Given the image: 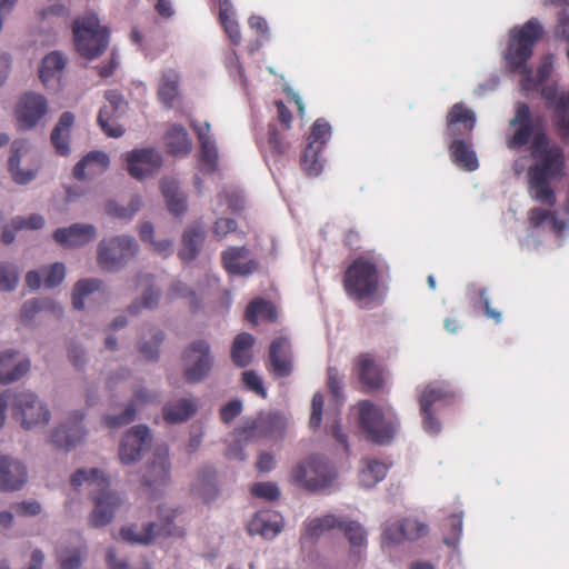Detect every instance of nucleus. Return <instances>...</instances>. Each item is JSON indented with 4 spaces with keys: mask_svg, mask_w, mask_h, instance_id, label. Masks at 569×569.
Returning <instances> with one entry per match:
<instances>
[{
    "mask_svg": "<svg viewBox=\"0 0 569 569\" xmlns=\"http://www.w3.org/2000/svg\"><path fill=\"white\" fill-rule=\"evenodd\" d=\"M509 126L515 128L513 133L507 139V147L510 150H519L531 142L530 152L536 162L528 169L530 197L542 204L555 206L557 199L551 182L565 173L563 149L556 143H550L545 131L543 118L533 116L530 107L525 102L516 104L515 116L509 121Z\"/></svg>",
    "mask_w": 569,
    "mask_h": 569,
    "instance_id": "1",
    "label": "nucleus"
},
{
    "mask_svg": "<svg viewBox=\"0 0 569 569\" xmlns=\"http://www.w3.org/2000/svg\"><path fill=\"white\" fill-rule=\"evenodd\" d=\"M542 34L543 28L536 18H531L522 27H516L510 31L505 59L512 71L523 74L521 87L526 91L535 90L541 84L536 76L532 77L531 70L527 68V61L531 58L533 47Z\"/></svg>",
    "mask_w": 569,
    "mask_h": 569,
    "instance_id": "2",
    "label": "nucleus"
},
{
    "mask_svg": "<svg viewBox=\"0 0 569 569\" xmlns=\"http://www.w3.org/2000/svg\"><path fill=\"white\" fill-rule=\"evenodd\" d=\"M74 488L83 482L94 487L90 495L94 503L90 522L93 527L100 528L110 523L114 517L116 510L121 506V498L116 492L109 490L108 479L97 469H78L70 479Z\"/></svg>",
    "mask_w": 569,
    "mask_h": 569,
    "instance_id": "3",
    "label": "nucleus"
},
{
    "mask_svg": "<svg viewBox=\"0 0 569 569\" xmlns=\"http://www.w3.org/2000/svg\"><path fill=\"white\" fill-rule=\"evenodd\" d=\"M342 286L347 296L363 302L379 298L380 272L378 260L372 256H359L346 269Z\"/></svg>",
    "mask_w": 569,
    "mask_h": 569,
    "instance_id": "4",
    "label": "nucleus"
},
{
    "mask_svg": "<svg viewBox=\"0 0 569 569\" xmlns=\"http://www.w3.org/2000/svg\"><path fill=\"white\" fill-rule=\"evenodd\" d=\"M72 32L77 52L88 60L100 57L108 48L109 30L93 12L74 19Z\"/></svg>",
    "mask_w": 569,
    "mask_h": 569,
    "instance_id": "5",
    "label": "nucleus"
},
{
    "mask_svg": "<svg viewBox=\"0 0 569 569\" xmlns=\"http://www.w3.org/2000/svg\"><path fill=\"white\" fill-rule=\"evenodd\" d=\"M336 476L335 468L325 458L310 456L291 468L289 481L300 489L316 492L328 488Z\"/></svg>",
    "mask_w": 569,
    "mask_h": 569,
    "instance_id": "6",
    "label": "nucleus"
},
{
    "mask_svg": "<svg viewBox=\"0 0 569 569\" xmlns=\"http://www.w3.org/2000/svg\"><path fill=\"white\" fill-rule=\"evenodd\" d=\"M359 427L366 437L378 445L389 443L398 428V419L393 416H386L382 409L370 400H362L358 403Z\"/></svg>",
    "mask_w": 569,
    "mask_h": 569,
    "instance_id": "7",
    "label": "nucleus"
},
{
    "mask_svg": "<svg viewBox=\"0 0 569 569\" xmlns=\"http://www.w3.org/2000/svg\"><path fill=\"white\" fill-rule=\"evenodd\" d=\"M139 246L134 238L117 236L102 240L98 246V263L108 272H116L128 264L138 253Z\"/></svg>",
    "mask_w": 569,
    "mask_h": 569,
    "instance_id": "8",
    "label": "nucleus"
},
{
    "mask_svg": "<svg viewBox=\"0 0 569 569\" xmlns=\"http://www.w3.org/2000/svg\"><path fill=\"white\" fill-rule=\"evenodd\" d=\"M331 137V127L327 120L319 118L311 126L308 143L300 157V166L309 177H317L323 169L320 153Z\"/></svg>",
    "mask_w": 569,
    "mask_h": 569,
    "instance_id": "9",
    "label": "nucleus"
},
{
    "mask_svg": "<svg viewBox=\"0 0 569 569\" xmlns=\"http://www.w3.org/2000/svg\"><path fill=\"white\" fill-rule=\"evenodd\" d=\"M11 397L12 415L24 429L42 427L48 423L50 411L34 393L29 391L11 392Z\"/></svg>",
    "mask_w": 569,
    "mask_h": 569,
    "instance_id": "10",
    "label": "nucleus"
},
{
    "mask_svg": "<svg viewBox=\"0 0 569 569\" xmlns=\"http://www.w3.org/2000/svg\"><path fill=\"white\" fill-rule=\"evenodd\" d=\"M183 376L189 383L203 380L213 366L210 346L206 340H196L182 353Z\"/></svg>",
    "mask_w": 569,
    "mask_h": 569,
    "instance_id": "11",
    "label": "nucleus"
},
{
    "mask_svg": "<svg viewBox=\"0 0 569 569\" xmlns=\"http://www.w3.org/2000/svg\"><path fill=\"white\" fill-rule=\"evenodd\" d=\"M104 98L107 103L100 109L97 122L108 137L119 138L124 129L117 120L126 111L128 103L118 90L106 91Z\"/></svg>",
    "mask_w": 569,
    "mask_h": 569,
    "instance_id": "12",
    "label": "nucleus"
},
{
    "mask_svg": "<svg viewBox=\"0 0 569 569\" xmlns=\"http://www.w3.org/2000/svg\"><path fill=\"white\" fill-rule=\"evenodd\" d=\"M428 525L417 517H403L395 522L386 523L382 530V540L395 545L403 541H416L428 535Z\"/></svg>",
    "mask_w": 569,
    "mask_h": 569,
    "instance_id": "13",
    "label": "nucleus"
},
{
    "mask_svg": "<svg viewBox=\"0 0 569 569\" xmlns=\"http://www.w3.org/2000/svg\"><path fill=\"white\" fill-rule=\"evenodd\" d=\"M352 372L366 391L379 390L385 385V368L373 353H359L353 359Z\"/></svg>",
    "mask_w": 569,
    "mask_h": 569,
    "instance_id": "14",
    "label": "nucleus"
},
{
    "mask_svg": "<svg viewBox=\"0 0 569 569\" xmlns=\"http://www.w3.org/2000/svg\"><path fill=\"white\" fill-rule=\"evenodd\" d=\"M47 112V99L42 94L27 92L20 98L14 114L18 127L22 130H30L39 123Z\"/></svg>",
    "mask_w": 569,
    "mask_h": 569,
    "instance_id": "15",
    "label": "nucleus"
},
{
    "mask_svg": "<svg viewBox=\"0 0 569 569\" xmlns=\"http://www.w3.org/2000/svg\"><path fill=\"white\" fill-rule=\"evenodd\" d=\"M267 369L276 378H287L293 372L292 347L287 337H278L271 341Z\"/></svg>",
    "mask_w": 569,
    "mask_h": 569,
    "instance_id": "16",
    "label": "nucleus"
},
{
    "mask_svg": "<svg viewBox=\"0 0 569 569\" xmlns=\"http://www.w3.org/2000/svg\"><path fill=\"white\" fill-rule=\"evenodd\" d=\"M541 97L548 108L553 109V122L562 139L569 140V91L558 93L556 84L545 86Z\"/></svg>",
    "mask_w": 569,
    "mask_h": 569,
    "instance_id": "17",
    "label": "nucleus"
},
{
    "mask_svg": "<svg viewBox=\"0 0 569 569\" xmlns=\"http://www.w3.org/2000/svg\"><path fill=\"white\" fill-rule=\"evenodd\" d=\"M128 172L136 179H142L158 171L162 157L154 148L134 149L126 154Z\"/></svg>",
    "mask_w": 569,
    "mask_h": 569,
    "instance_id": "18",
    "label": "nucleus"
},
{
    "mask_svg": "<svg viewBox=\"0 0 569 569\" xmlns=\"http://www.w3.org/2000/svg\"><path fill=\"white\" fill-rule=\"evenodd\" d=\"M151 436L146 426H136L128 430L122 438L119 457L123 465H130L140 459L141 452L150 446Z\"/></svg>",
    "mask_w": 569,
    "mask_h": 569,
    "instance_id": "19",
    "label": "nucleus"
},
{
    "mask_svg": "<svg viewBox=\"0 0 569 569\" xmlns=\"http://www.w3.org/2000/svg\"><path fill=\"white\" fill-rule=\"evenodd\" d=\"M477 122L476 112L463 102L455 103L446 117V133L450 138L470 137Z\"/></svg>",
    "mask_w": 569,
    "mask_h": 569,
    "instance_id": "20",
    "label": "nucleus"
},
{
    "mask_svg": "<svg viewBox=\"0 0 569 569\" xmlns=\"http://www.w3.org/2000/svg\"><path fill=\"white\" fill-rule=\"evenodd\" d=\"M221 263L228 274L248 277L258 270V262L249 258V249L229 247L221 253Z\"/></svg>",
    "mask_w": 569,
    "mask_h": 569,
    "instance_id": "21",
    "label": "nucleus"
},
{
    "mask_svg": "<svg viewBox=\"0 0 569 569\" xmlns=\"http://www.w3.org/2000/svg\"><path fill=\"white\" fill-rule=\"evenodd\" d=\"M28 480L26 466L12 457H0V489L16 491L21 489Z\"/></svg>",
    "mask_w": 569,
    "mask_h": 569,
    "instance_id": "22",
    "label": "nucleus"
},
{
    "mask_svg": "<svg viewBox=\"0 0 569 569\" xmlns=\"http://www.w3.org/2000/svg\"><path fill=\"white\" fill-rule=\"evenodd\" d=\"M169 450L167 447L157 448L153 460L146 466L142 475L143 483L147 487H162L170 479Z\"/></svg>",
    "mask_w": 569,
    "mask_h": 569,
    "instance_id": "23",
    "label": "nucleus"
},
{
    "mask_svg": "<svg viewBox=\"0 0 569 569\" xmlns=\"http://www.w3.org/2000/svg\"><path fill=\"white\" fill-rule=\"evenodd\" d=\"M97 236L94 226L74 223L68 228H59L53 233V239L64 248H78L86 246Z\"/></svg>",
    "mask_w": 569,
    "mask_h": 569,
    "instance_id": "24",
    "label": "nucleus"
},
{
    "mask_svg": "<svg viewBox=\"0 0 569 569\" xmlns=\"http://www.w3.org/2000/svg\"><path fill=\"white\" fill-rule=\"evenodd\" d=\"M170 525L171 522H167L159 527L154 522H148L141 528L137 525L126 526L121 528L120 536L122 540L130 543L149 545L156 536H172Z\"/></svg>",
    "mask_w": 569,
    "mask_h": 569,
    "instance_id": "25",
    "label": "nucleus"
},
{
    "mask_svg": "<svg viewBox=\"0 0 569 569\" xmlns=\"http://www.w3.org/2000/svg\"><path fill=\"white\" fill-rule=\"evenodd\" d=\"M455 398L456 391L448 382H430L425 387L419 398L420 411L433 409L435 406H447L451 403Z\"/></svg>",
    "mask_w": 569,
    "mask_h": 569,
    "instance_id": "26",
    "label": "nucleus"
},
{
    "mask_svg": "<svg viewBox=\"0 0 569 569\" xmlns=\"http://www.w3.org/2000/svg\"><path fill=\"white\" fill-rule=\"evenodd\" d=\"M83 413L74 412L70 425H61L52 432L51 442L56 448L70 450L83 440L86 431L81 425Z\"/></svg>",
    "mask_w": 569,
    "mask_h": 569,
    "instance_id": "27",
    "label": "nucleus"
},
{
    "mask_svg": "<svg viewBox=\"0 0 569 569\" xmlns=\"http://www.w3.org/2000/svg\"><path fill=\"white\" fill-rule=\"evenodd\" d=\"M159 396L146 389L139 388L133 392V402L118 416L108 415L103 418V422L108 428H120L129 425L136 418V405L158 403Z\"/></svg>",
    "mask_w": 569,
    "mask_h": 569,
    "instance_id": "28",
    "label": "nucleus"
},
{
    "mask_svg": "<svg viewBox=\"0 0 569 569\" xmlns=\"http://www.w3.org/2000/svg\"><path fill=\"white\" fill-rule=\"evenodd\" d=\"M286 430V420L279 413H268L256 419L249 428L248 437L281 439Z\"/></svg>",
    "mask_w": 569,
    "mask_h": 569,
    "instance_id": "29",
    "label": "nucleus"
},
{
    "mask_svg": "<svg viewBox=\"0 0 569 569\" xmlns=\"http://www.w3.org/2000/svg\"><path fill=\"white\" fill-rule=\"evenodd\" d=\"M29 152L27 140H14L11 144V153L8 160V170L13 181L18 184H27L32 181L37 174L38 167L33 169L21 170L19 168L21 159Z\"/></svg>",
    "mask_w": 569,
    "mask_h": 569,
    "instance_id": "30",
    "label": "nucleus"
},
{
    "mask_svg": "<svg viewBox=\"0 0 569 569\" xmlns=\"http://www.w3.org/2000/svg\"><path fill=\"white\" fill-rule=\"evenodd\" d=\"M449 152L451 160L459 168L467 171H473L478 169L479 162L476 152L472 149L470 137L451 138Z\"/></svg>",
    "mask_w": 569,
    "mask_h": 569,
    "instance_id": "31",
    "label": "nucleus"
},
{
    "mask_svg": "<svg viewBox=\"0 0 569 569\" xmlns=\"http://www.w3.org/2000/svg\"><path fill=\"white\" fill-rule=\"evenodd\" d=\"M66 276V268L63 263L56 262L51 266L43 267L40 271L31 270L26 276L27 286L32 289H39L41 279L43 277V284L46 288H54L59 286Z\"/></svg>",
    "mask_w": 569,
    "mask_h": 569,
    "instance_id": "32",
    "label": "nucleus"
},
{
    "mask_svg": "<svg viewBox=\"0 0 569 569\" xmlns=\"http://www.w3.org/2000/svg\"><path fill=\"white\" fill-rule=\"evenodd\" d=\"M110 164L109 156L103 151H90L73 168V177L78 180L94 177L104 172Z\"/></svg>",
    "mask_w": 569,
    "mask_h": 569,
    "instance_id": "33",
    "label": "nucleus"
},
{
    "mask_svg": "<svg viewBox=\"0 0 569 569\" xmlns=\"http://www.w3.org/2000/svg\"><path fill=\"white\" fill-rule=\"evenodd\" d=\"M13 350L0 352V383L7 385L22 378L30 369V361L23 359L16 361Z\"/></svg>",
    "mask_w": 569,
    "mask_h": 569,
    "instance_id": "34",
    "label": "nucleus"
},
{
    "mask_svg": "<svg viewBox=\"0 0 569 569\" xmlns=\"http://www.w3.org/2000/svg\"><path fill=\"white\" fill-rule=\"evenodd\" d=\"M282 530V520L278 515L258 512L250 521L248 531L250 535H260L266 539L274 538Z\"/></svg>",
    "mask_w": 569,
    "mask_h": 569,
    "instance_id": "35",
    "label": "nucleus"
},
{
    "mask_svg": "<svg viewBox=\"0 0 569 569\" xmlns=\"http://www.w3.org/2000/svg\"><path fill=\"white\" fill-rule=\"evenodd\" d=\"M73 122V113L66 111L61 114L58 123L51 132V142L56 152L60 156H67L70 152L69 139Z\"/></svg>",
    "mask_w": 569,
    "mask_h": 569,
    "instance_id": "36",
    "label": "nucleus"
},
{
    "mask_svg": "<svg viewBox=\"0 0 569 569\" xmlns=\"http://www.w3.org/2000/svg\"><path fill=\"white\" fill-rule=\"evenodd\" d=\"M179 73L173 69L162 71L157 96L167 108H172L179 98Z\"/></svg>",
    "mask_w": 569,
    "mask_h": 569,
    "instance_id": "37",
    "label": "nucleus"
},
{
    "mask_svg": "<svg viewBox=\"0 0 569 569\" xmlns=\"http://www.w3.org/2000/svg\"><path fill=\"white\" fill-rule=\"evenodd\" d=\"M161 191L166 198L168 210L177 217L182 216L187 210V198L179 190L178 182L171 178L161 181Z\"/></svg>",
    "mask_w": 569,
    "mask_h": 569,
    "instance_id": "38",
    "label": "nucleus"
},
{
    "mask_svg": "<svg viewBox=\"0 0 569 569\" xmlns=\"http://www.w3.org/2000/svg\"><path fill=\"white\" fill-rule=\"evenodd\" d=\"M204 241V230L200 226H192L184 230L182 234V248L179 257L184 261H191L197 258Z\"/></svg>",
    "mask_w": 569,
    "mask_h": 569,
    "instance_id": "39",
    "label": "nucleus"
},
{
    "mask_svg": "<svg viewBox=\"0 0 569 569\" xmlns=\"http://www.w3.org/2000/svg\"><path fill=\"white\" fill-rule=\"evenodd\" d=\"M197 411V406L191 399H179L176 402L166 403L162 408L163 419L169 423H179L190 419Z\"/></svg>",
    "mask_w": 569,
    "mask_h": 569,
    "instance_id": "40",
    "label": "nucleus"
},
{
    "mask_svg": "<svg viewBox=\"0 0 569 569\" xmlns=\"http://www.w3.org/2000/svg\"><path fill=\"white\" fill-rule=\"evenodd\" d=\"M66 67V60L59 52H51L47 54L41 62L39 69V77L46 87H49L52 81L59 82Z\"/></svg>",
    "mask_w": 569,
    "mask_h": 569,
    "instance_id": "41",
    "label": "nucleus"
},
{
    "mask_svg": "<svg viewBox=\"0 0 569 569\" xmlns=\"http://www.w3.org/2000/svg\"><path fill=\"white\" fill-rule=\"evenodd\" d=\"M254 341V337L248 332H241L234 338L231 347V359L237 367L243 368L251 362Z\"/></svg>",
    "mask_w": 569,
    "mask_h": 569,
    "instance_id": "42",
    "label": "nucleus"
},
{
    "mask_svg": "<svg viewBox=\"0 0 569 569\" xmlns=\"http://www.w3.org/2000/svg\"><path fill=\"white\" fill-rule=\"evenodd\" d=\"M167 150L171 154H187L191 150V142L187 130L181 124H172L164 136Z\"/></svg>",
    "mask_w": 569,
    "mask_h": 569,
    "instance_id": "43",
    "label": "nucleus"
},
{
    "mask_svg": "<svg viewBox=\"0 0 569 569\" xmlns=\"http://www.w3.org/2000/svg\"><path fill=\"white\" fill-rule=\"evenodd\" d=\"M194 490L206 502L214 500L219 493L217 487V473L211 467H204L199 471Z\"/></svg>",
    "mask_w": 569,
    "mask_h": 569,
    "instance_id": "44",
    "label": "nucleus"
},
{
    "mask_svg": "<svg viewBox=\"0 0 569 569\" xmlns=\"http://www.w3.org/2000/svg\"><path fill=\"white\" fill-rule=\"evenodd\" d=\"M336 527H342V520L333 515H326L321 518H313L306 522L302 537L311 540L318 539L325 532Z\"/></svg>",
    "mask_w": 569,
    "mask_h": 569,
    "instance_id": "45",
    "label": "nucleus"
},
{
    "mask_svg": "<svg viewBox=\"0 0 569 569\" xmlns=\"http://www.w3.org/2000/svg\"><path fill=\"white\" fill-rule=\"evenodd\" d=\"M388 465L380 460L367 459L365 468L360 471L359 481L362 487L371 488L385 479L388 472Z\"/></svg>",
    "mask_w": 569,
    "mask_h": 569,
    "instance_id": "46",
    "label": "nucleus"
},
{
    "mask_svg": "<svg viewBox=\"0 0 569 569\" xmlns=\"http://www.w3.org/2000/svg\"><path fill=\"white\" fill-rule=\"evenodd\" d=\"M259 317L268 321H274L277 311L273 303L262 298L252 300L246 308L244 319L252 325H257Z\"/></svg>",
    "mask_w": 569,
    "mask_h": 569,
    "instance_id": "47",
    "label": "nucleus"
},
{
    "mask_svg": "<svg viewBox=\"0 0 569 569\" xmlns=\"http://www.w3.org/2000/svg\"><path fill=\"white\" fill-rule=\"evenodd\" d=\"M103 286V282L100 279H82L79 280L73 288L72 292V306L74 309L81 310L84 307V299L100 290Z\"/></svg>",
    "mask_w": 569,
    "mask_h": 569,
    "instance_id": "48",
    "label": "nucleus"
},
{
    "mask_svg": "<svg viewBox=\"0 0 569 569\" xmlns=\"http://www.w3.org/2000/svg\"><path fill=\"white\" fill-rule=\"evenodd\" d=\"M338 528L343 531L350 542L352 552L360 553L361 548L366 547L367 543V533L363 527L357 521L342 520V527Z\"/></svg>",
    "mask_w": 569,
    "mask_h": 569,
    "instance_id": "49",
    "label": "nucleus"
},
{
    "mask_svg": "<svg viewBox=\"0 0 569 569\" xmlns=\"http://www.w3.org/2000/svg\"><path fill=\"white\" fill-rule=\"evenodd\" d=\"M218 149L214 141L200 144L199 167L204 173H212L218 168Z\"/></svg>",
    "mask_w": 569,
    "mask_h": 569,
    "instance_id": "50",
    "label": "nucleus"
},
{
    "mask_svg": "<svg viewBox=\"0 0 569 569\" xmlns=\"http://www.w3.org/2000/svg\"><path fill=\"white\" fill-rule=\"evenodd\" d=\"M290 149L289 142H287L278 132L273 124L268 127V152L274 157H281Z\"/></svg>",
    "mask_w": 569,
    "mask_h": 569,
    "instance_id": "51",
    "label": "nucleus"
},
{
    "mask_svg": "<svg viewBox=\"0 0 569 569\" xmlns=\"http://www.w3.org/2000/svg\"><path fill=\"white\" fill-rule=\"evenodd\" d=\"M168 298L173 300L178 298L188 299L189 306L192 310L199 307V301L196 292L181 281H174L168 290Z\"/></svg>",
    "mask_w": 569,
    "mask_h": 569,
    "instance_id": "52",
    "label": "nucleus"
},
{
    "mask_svg": "<svg viewBox=\"0 0 569 569\" xmlns=\"http://www.w3.org/2000/svg\"><path fill=\"white\" fill-rule=\"evenodd\" d=\"M250 493L259 499L276 501L280 498V489L271 481L256 482L250 488Z\"/></svg>",
    "mask_w": 569,
    "mask_h": 569,
    "instance_id": "53",
    "label": "nucleus"
},
{
    "mask_svg": "<svg viewBox=\"0 0 569 569\" xmlns=\"http://www.w3.org/2000/svg\"><path fill=\"white\" fill-rule=\"evenodd\" d=\"M83 550L81 548L60 549L58 551V560L61 569H78L83 559Z\"/></svg>",
    "mask_w": 569,
    "mask_h": 569,
    "instance_id": "54",
    "label": "nucleus"
},
{
    "mask_svg": "<svg viewBox=\"0 0 569 569\" xmlns=\"http://www.w3.org/2000/svg\"><path fill=\"white\" fill-rule=\"evenodd\" d=\"M56 309V306L49 299H31L23 303L21 309V317L26 321H30L36 313L48 310Z\"/></svg>",
    "mask_w": 569,
    "mask_h": 569,
    "instance_id": "55",
    "label": "nucleus"
},
{
    "mask_svg": "<svg viewBox=\"0 0 569 569\" xmlns=\"http://www.w3.org/2000/svg\"><path fill=\"white\" fill-rule=\"evenodd\" d=\"M17 269L9 263H0V290L12 291L18 284Z\"/></svg>",
    "mask_w": 569,
    "mask_h": 569,
    "instance_id": "56",
    "label": "nucleus"
},
{
    "mask_svg": "<svg viewBox=\"0 0 569 569\" xmlns=\"http://www.w3.org/2000/svg\"><path fill=\"white\" fill-rule=\"evenodd\" d=\"M141 207V201L139 197H134L130 201L129 208L119 207L116 202H108L106 206V210L109 214L118 217V218H131L136 211Z\"/></svg>",
    "mask_w": 569,
    "mask_h": 569,
    "instance_id": "57",
    "label": "nucleus"
},
{
    "mask_svg": "<svg viewBox=\"0 0 569 569\" xmlns=\"http://www.w3.org/2000/svg\"><path fill=\"white\" fill-rule=\"evenodd\" d=\"M164 339L161 330L152 332V342H143L140 345V352L149 360H156L159 356V347Z\"/></svg>",
    "mask_w": 569,
    "mask_h": 569,
    "instance_id": "58",
    "label": "nucleus"
},
{
    "mask_svg": "<svg viewBox=\"0 0 569 569\" xmlns=\"http://www.w3.org/2000/svg\"><path fill=\"white\" fill-rule=\"evenodd\" d=\"M448 522L450 532L445 536L443 542L447 546L455 547L459 542L462 533V516L453 513L448 518Z\"/></svg>",
    "mask_w": 569,
    "mask_h": 569,
    "instance_id": "59",
    "label": "nucleus"
},
{
    "mask_svg": "<svg viewBox=\"0 0 569 569\" xmlns=\"http://www.w3.org/2000/svg\"><path fill=\"white\" fill-rule=\"evenodd\" d=\"M106 561L109 569H151L149 560L143 557L139 568H130L129 563L123 559H118L116 550L110 548L106 555Z\"/></svg>",
    "mask_w": 569,
    "mask_h": 569,
    "instance_id": "60",
    "label": "nucleus"
},
{
    "mask_svg": "<svg viewBox=\"0 0 569 569\" xmlns=\"http://www.w3.org/2000/svg\"><path fill=\"white\" fill-rule=\"evenodd\" d=\"M242 381L247 389L254 391L258 396L266 399L267 390L261 378L252 370L242 373Z\"/></svg>",
    "mask_w": 569,
    "mask_h": 569,
    "instance_id": "61",
    "label": "nucleus"
},
{
    "mask_svg": "<svg viewBox=\"0 0 569 569\" xmlns=\"http://www.w3.org/2000/svg\"><path fill=\"white\" fill-rule=\"evenodd\" d=\"M237 221L231 218H219L216 220L212 233L217 240H222L229 233L234 232L237 230Z\"/></svg>",
    "mask_w": 569,
    "mask_h": 569,
    "instance_id": "62",
    "label": "nucleus"
},
{
    "mask_svg": "<svg viewBox=\"0 0 569 569\" xmlns=\"http://www.w3.org/2000/svg\"><path fill=\"white\" fill-rule=\"evenodd\" d=\"M44 219L40 214H31L29 218L16 217L12 219V227L14 230L30 229L36 230L42 228Z\"/></svg>",
    "mask_w": 569,
    "mask_h": 569,
    "instance_id": "63",
    "label": "nucleus"
},
{
    "mask_svg": "<svg viewBox=\"0 0 569 569\" xmlns=\"http://www.w3.org/2000/svg\"><path fill=\"white\" fill-rule=\"evenodd\" d=\"M327 387L332 396L339 400L342 396V377L336 367H328L327 369Z\"/></svg>",
    "mask_w": 569,
    "mask_h": 569,
    "instance_id": "64",
    "label": "nucleus"
}]
</instances>
